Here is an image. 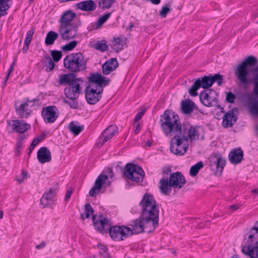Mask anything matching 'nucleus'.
Returning <instances> with one entry per match:
<instances>
[{"label": "nucleus", "instance_id": "f8f14e48", "mask_svg": "<svg viewBox=\"0 0 258 258\" xmlns=\"http://www.w3.org/2000/svg\"><path fill=\"white\" fill-rule=\"evenodd\" d=\"M209 166L217 176H220L226 164V160L220 154H215L209 159Z\"/></svg>", "mask_w": 258, "mask_h": 258}, {"label": "nucleus", "instance_id": "864d4df0", "mask_svg": "<svg viewBox=\"0 0 258 258\" xmlns=\"http://www.w3.org/2000/svg\"><path fill=\"white\" fill-rule=\"evenodd\" d=\"M45 242L42 241L39 244L36 245V248L39 249H41L45 246Z\"/></svg>", "mask_w": 258, "mask_h": 258}, {"label": "nucleus", "instance_id": "4be33fe9", "mask_svg": "<svg viewBox=\"0 0 258 258\" xmlns=\"http://www.w3.org/2000/svg\"><path fill=\"white\" fill-rule=\"evenodd\" d=\"M79 78H76V75L72 73L64 74L59 76L58 84L59 86L71 85L75 82L78 80Z\"/></svg>", "mask_w": 258, "mask_h": 258}, {"label": "nucleus", "instance_id": "b1692460", "mask_svg": "<svg viewBox=\"0 0 258 258\" xmlns=\"http://www.w3.org/2000/svg\"><path fill=\"white\" fill-rule=\"evenodd\" d=\"M118 66L116 58H111L107 60L102 66V73L107 75L114 71Z\"/></svg>", "mask_w": 258, "mask_h": 258}, {"label": "nucleus", "instance_id": "052dcab7", "mask_svg": "<svg viewBox=\"0 0 258 258\" xmlns=\"http://www.w3.org/2000/svg\"><path fill=\"white\" fill-rule=\"evenodd\" d=\"M254 72H256V73L254 74L253 78L255 80H258V67L254 70Z\"/></svg>", "mask_w": 258, "mask_h": 258}, {"label": "nucleus", "instance_id": "0e129e2a", "mask_svg": "<svg viewBox=\"0 0 258 258\" xmlns=\"http://www.w3.org/2000/svg\"><path fill=\"white\" fill-rule=\"evenodd\" d=\"M22 175L23 176L22 178L25 179L27 178V173L25 172V171H22Z\"/></svg>", "mask_w": 258, "mask_h": 258}, {"label": "nucleus", "instance_id": "cd10ccee", "mask_svg": "<svg viewBox=\"0 0 258 258\" xmlns=\"http://www.w3.org/2000/svg\"><path fill=\"white\" fill-rule=\"evenodd\" d=\"M236 121L234 112L230 110L223 116L222 125L224 127L231 126Z\"/></svg>", "mask_w": 258, "mask_h": 258}, {"label": "nucleus", "instance_id": "473e14b6", "mask_svg": "<svg viewBox=\"0 0 258 258\" xmlns=\"http://www.w3.org/2000/svg\"><path fill=\"white\" fill-rule=\"evenodd\" d=\"M58 37V33L53 31H49L45 39V44L47 45L53 44L55 40H56Z\"/></svg>", "mask_w": 258, "mask_h": 258}, {"label": "nucleus", "instance_id": "5fc2aeb1", "mask_svg": "<svg viewBox=\"0 0 258 258\" xmlns=\"http://www.w3.org/2000/svg\"><path fill=\"white\" fill-rule=\"evenodd\" d=\"M141 128V124H140V123H138L136 124V128L134 131L135 134L136 135L138 134L139 133V131H140Z\"/></svg>", "mask_w": 258, "mask_h": 258}, {"label": "nucleus", "instance_id": "69168bd1", "mask_svg": "<svg viewBox=\"0 0 258 258\" xmlns=\"http://www.w3.org/2000/svg\"><path fill=\"white\" fill-rule=\"evenodd\" d=\"M134 27V24L132 22H130L129 23V26L128 27V28H127V29L128 30H130V31H131L132 30V28H133Z\"/></svg>", "mask_w": 258, "mask_h": 258}, {"label": "nucleus", "instance_id": "9b49d317", "mask_svg": "<svg viewBox=\"0 0 258 258\" xmlns=\"http://www.w3.org/2000/svg\"><path fill=\"white\" fill-rule=\"evenodd\" d=\"M124 175L128 179L137 182L142 181L144 176L143 169L138 165L127 163L124 169Z\"/></svg>", "mask_w": 258, "mask_h": 258}, {"label": "nucleus", "instance_id": "a18cd8bd", "mask_svg": "<svg viewBox=\"0 0 258 258\" xmlns=\"http://www.w3.org/2000/svg\"><path fill=\"white\" fill-rule=\"evenodd\" d=\"M236 98L235 95L231 92H228L226 93V100L230 103H233Z\"/></svg>", "mask_w": 258, "mask_h": 258}, {"label": "nucleus", "instance_id": "7c9ffc66", "mask_svg": "<svg viewBox=\"0 0 258 258\" xmlns=\"http://www.w3.org/2000/svg\"><path fill=\"white\" fill-rule=\"evenodd\" d=\"M195 107V103L190 100H182L181 103L182 112L185 114H190L193 111Z\"/></svg>", "mask_w": 258, "mask_h": 258}, {"label": "nucleus", "instance_id": "423d86ee", "mask_svg": "<svg viewBox=\"0 0 258 258\" xmlns=\"http://www.w3.org/2000/svg\"><path fill=\"white\" fill-rule=\"evenodd\" d=\"M185 183L183 175L180 172H175L171 173L169 178L163 177L159 181V187L162 194L169 196L172 188L180 189Z\"/></svg>", "mask_w": 258, "mask_h": 258}, {"label": "nucleus", "instance_id": "6e6d98bb", "mask_svg": "<svg viewBox=\"0 0 258 258\" xmlns=\"http://www.w3.org/2000/svg\"><path fill=\"white\" fill-rule=\"evenodd\" d=\"M239 207L238 205H233L229 206V209L232 211H235L239 209Z\"/></svg>", "mask_w": 258, "mask_h": 258}, {"label": "nucleus", "instance_id": "e2e57ef3", "mask_svg": "<svg viewBox=\"0 0 258 258\" xmlns=\"http://www.w3.org/2000/svg\"><path fill=\"white\" fill-rule=\"evenodd\" d=\"M31 41V40L28 39H25L24 44L29 45Z\"/></svg>", "mask_w": 258, "mask_h": 258}, {"label": "nucleus", "instance_id": "dca6fc26", "mask_svg": "<svg viewBox=\"0 0 258 258\" xmlns=\"http://www.w3.org/2000/svg\"><path fill=\"white\" fill-rule=\"evenodd\" d=\"M34 105V103L32 100L22 102L19 106H15L16 113L20 118H27L32 112L30 107Z\"/></svg>", "mask_w": 258, "mask_h": 258}, {"label": "nucleus", "instance_id": "aec40b11", "mask_svg": "<svg viewBox=\"0 0 258 258\" xmlns=\"http://www.w3.org/2000/svg\"><path fill=\"white\" fill-rule=\"evenodd\" d=\"M245 237L247 243L246 246H254L258 244V221L254 223Z\"/></svg>", "mask_w": 258, "mask_h": 258}, {"label": "nucleus", "instance_id": "a211bd4d", "mask_svg": "<svg viewBox=\"0 0 258 258\" xmlns=\"http://www.w3.org/2000/svg\"><path fill=\"white\" fill-rule=\"evenodd\" d=\"M7 123L11 125L14 132L19 134H23L29 130L31 126L25 122L23 120L15 119L7 121Z\"/></svg>", "mask_w": 258, "mask_h": 258}, {"label": "nucleus", "instance_id": "603ef678", "mask_svg": "<svg viewBox=\"0 0 258 258\" xmlns=\"http://www.w3.org/2000/svg\"><path fill=\"white\" fill-rule=\"evenodd\" d=\"M98 247L100 249V250H101V253H102L103 252L106 253L108 249L107 247L106 246L102 245H99Z\"/></svg>", "mask_w": 258, "mask_h": 258}, {"label": "nucleus", "instance_id": "ddd939ff", "mask_svg": "<svg viewBox=\"0 0 258 258\" xmlns=\"http://www.w3.org/2000/svg\"><path fill=\"white\" fill-rule=\"evenodd\" d=\"M202 103L207 107L218 106V102L216 92L213 89H207L200 94Z\"/></svg>", "mask_w": 258, "mask_h": 258}, {"label": "nucleus", "instance_id": "49530a36", "mask_svg": "<svg viewBox=\"0 0 258 258\" xmlns=\"http://www.w3.org/2000/svg\"><path fill=\"white\" fill-rule=\"evenodd\" d=\"M14 62H13L11 65L10 66V68L9 69V70H8V74L6 77V78L5 79V83L6 84L9 79V77L10 75V74L12 72V71H13V67H14Z\"/></svg>", "mask_w": 258, "mask_h": 258}, {"label": "nucleus", "instance_id": "6e6552de", "mask_svg": "<svg viewBox=\"0 0 258 258\" xmlns=\"http://www.w3.org/2000/svg\"><path fill=\"white\" fill-rule=\"evenodd\" d=\"M63 64L71 72H79L86 69V60L82 53H72L64 58Z\"/></svg>", "mask_w": 258, "mask_h": 258}, {"label": "nucleus", "instance_id": "ea45409f", "mask_svg": "<svg viewBox=\"0 0 258 258\" xmlns=\"http://www.w3.org/2000/svg\"><path fill=\"white\" fill-rule=\"evenodd\" d=\"M77 44V41L73 40L69 43L63 45L61 47V49L63 51H71L76 47Z\"/></svg>", "mask_w": 258, "mask_h": 258}, {"label": "nucleus", "instance_id": "393cba45", "mask_svg": "<svg viewBox=\"0 0 258 258\" xmlns=\"http://www.w3.org/2000/svg\"><path fill=\"white\" fill-rule=\"evenodd\" d=\"M37 159L40 163L43 164L51 160L50 151L45 147L40 148L37 152Z\"/></svg>", "mask_w": 258, "mask_h": 258}, {"label": "nucleus", "instance_id": "a19ab883", "mask_svg": "<svg viewBox=\"0 0 258 258\" xmlns=\"http://www.w3.org/2000/svg\"><path fill=\"white\" fill-rule=\"evenodd\" d=\"M68 100H64L65 103L68 104L71 108L77 109L78 107V103L77 99L68 98Z\"/></svg>", "mask_w": 258, "mask_h": 258}, {"label": "nucleus", "instance_id": "bb28decb", "mask_svg": "<svg viewBox=\"0 0 258 258\" xmlns=\"http://www.w3.org/2000/svg\"><path fill=\"white\" fill-rule=\"evenodd\" d=\"M55 198V189L50 188L48 192H45L40 200L41 204L43 207L48 206L52 202L54 201Z\"/></svg>", "mask_w": 258, "mask_h": 258}, {"label": "nucleus", "instance_id": "13d9d810", "mask_svg": "<svg viewBox=\"0 0 258 258\" xmlns=\"http://www.w3.org/2000/svg\"><path fill=\"white\" fill-rule=\"evenodd\" d=\"M40 142V140L37 139H34L31 144L32 145V146H36Z\"/></svg>", "mask_w": 258, "mask_h": 258}, {"label": "nucleus", "instance_id": "9d476101", "mask_svg": "<svg viewBox=\"0 0 258 258\" xmlns=\"http://www.w3.org/2000/svg\"><path fill=\"white\" fill-rule=\"evenodd\" d=\"M170 141V150L171 153L182 156L186 153L188 148V143L186 137L182 133L172 136Z\"/></svg>", "mask_w": 258, "mask_h": 258}, {"label": "nucleus", "instance_id": "09e8293b", "mask_svg": "<svg viewBox=\"0 0 258 258\" xmlns=\"http://www.w3.org/2000/svg\"><path fill=\"white\" fill-rule=\"evenodd\" d=\"M144 114V111H140L139 112H138L135 116V122H138Z\"/></svg>", "mask_w": 258, "mask_h": 258}, {"label": "nucleus", "instance_id": "39448f33", "mask_svg": "<svg viewBox=\"0 0 258 258\" xmlns=\"http://www.w3.org/2000/svg\"><path fill=\"white\" fill-rule=\"evenodd\" d=\"M76 14L72 11L64 12L59 20L58 32L63 40L74 39L77 34L78 27L72 24L76 17Z\"/></svg>", "mask_w": 258, "mask_h": 258}, {"label": "nucleus", "instance_id": "774afa93", "mask_svg": "<svg viewBox=\"0 0 258 258\" xmlns=\"http://www.w3.org/2000/svg\"><path fill=\"white\" fill-rule=\"evenodd\" d=\"M24 180V178H17V181L18 182L19 184L21 183Z\"/></svg>", "mask_w": 258, "mask_h": 258}, {"label": "nucleus", "instance_id": "c85d7f7f", "mask_svg": "<svg viewBox=\"0 0 258 258\" xmlns=\"http://www.w3.org/2000/svg\"><path fill=\"white\" fill-rule=\"evenodd\" d=\"M117 126L115 125H111L106 128L103 134V139L101 145H103L105 142L111 139L114 136L115 133L117 132Z\"/></svg>", "mask_w": 258, "mask_h": 258}, {"label": "nucleus", "instance_id": "8fccbe9b", "mask_svg": "<svg viewBox=\"0 0 258 258\" xmlns=\"http://www.w3.org/2000/svg\"><path fill=\"white\" fill-rule=\"evenodd\" d=\"M22 146V144H19V143H16V151L15 153V155L18 156L20 155V148L21 146Z\"/></svg>", "mask_w": 258, "mask_h": 258}, {"label": "nucleus", "instance_id": "2f4dec72", "mask_svg": "<svg viewBox=\"0 0 258 258\" xmlns=\"http://www.w3.org/2000/svg\"><path fill=\"white\" fill-rule=\"evenodd\" d=\"M125 44V40L116 37L113 38L111 45V48L116 52H118L123 49V46Z\"/></svg>", "mask_w": 258, "mask_h": 258}, {"label": "nucleus", "instance_id": "5701e85b", "mask_svg": "<svg viewBox=\"0 0 258 258\" xmlns=\"http://www.w3.org/2000/svg\"><path fill=\"white\" fill-rule=\"evenodd\" d=\"M229 161L233 164L240 163L243 158V152L241 148L234 149L230 151L228 155Z\"/></svg>", "mask_w": 258, "mask_h": 258}, {"label": "nucleus", "instance_id": "79ce46f5", "mask_svg": "<svg viewBox=\"0 0 258 258\" xmlns=\"http://www.w3.org/2000/svg\"><path fill=\"white\" fill-rule=\"evenodd\" d=\"M51 54L53 61L55 62L58 61L62 56L61 52L58 50H52Z\"/></svg>", "mask_w": 258, "mask_h": 258}, {"label": "nucleus", "instance_id": "f3484780", "mask_svg": "<svg viewBox=\"0 0 258 258\" xmlns=\"http://www.w3.org/2000/svg\"><path fill=\"white\" fill-rule=\"evenodd\" d=\"M57 111V109L55 106H49L43 108L41 114L44 121L47 123L54 122L58 117Z\"/></svg>", "mask_w": 258, "mask_h": 258}, {"label": "nucleus", "instance_id": "72a5a7b5", "mask_svg": "<svg viewBox=\"0 0 258 258\" xmlns=\"http://www.w3.org/2000/svg\"><path fill=\"white\" fill-rule=\"evenodd\" d=\"M69 128L71 133L75 135H78L83 130V126H80L77 122L72 121L69 125Z\"/></svg>", "mask_w": 258, "mask_h": 258}, {"label": "nucleus", "instance_id": "f03ea898", "mask_svg": "<svg viewBox=\"0 0 258 258\" xmlns=\"http://www.w3.org/2000/svg\"><path fill=\"white\" fill-rule=\"evenodd\" d=\"M142 213L141 218L150 224L149 227L152 229H155L159 225V206L157 205L154 197L150 194H145L139 204Z\"/></svg>", "mask_w": 258, "mask_h": 258}, {"label": "nucleus", "instance_id": "c9c22d12", "mask_svg": "<svg viewBox=\"0 0 258 258\" xmlns=\"http://www.w3.org/2000/svg\"><path fill=\"white\" fill-rule=\"evenodd\" d=\"M115 3V0H98V6L102 10L110 8L112 4Z\"/></svg>", "mask_w": 258, "mask_h": 258}, {"label": "nucleus", "instance_id": "58836bf2", "mask_svg": "<svg viewBox=\"0 0 258 258\" xmlns=\"http://www.w3.org/2000/svg\"><path fill=\"white\" fill-rule=\"evenodd\" d=\"M111 14V13H107L100 17L96 22L97 26H101L109 18Z\"/></svg>", "mask_w": 258, "mask_h": 258}, {"label": "nucleus", "instance_id": "bf43d9fd", "mask_svg": "<svg viewBox=\"0 0 258 258\" xmlns=\"http://www.w3.org/2000/svg\"><path fill=\"white\" fill-rule=\"evenodd\" d=\"M45 136H46L45 134L43 133L40 136L38 137L36 139H37L38 140H40V142H41L45 138Z\"/></svg>", "mask_w": 258, "mask_h": 258}, {"label": "nucleus", "instance_id": "de8ad7c7", "mask_svg": "<svg viewBox=\"0 0 258 258\" xmlns=\"http://www.w3.org/2000/svg\"><path fill=\"white\" fill-rule=\"evenodd\" d=\"M34 33V31L33 29L29 30L27 32L25 38L32 40Z\"/></svg>", "mask_w": 258, "mask_h": 258}, {"label": "nucleus", "instance_id": "1a4fd4ad", "mask_svg": "<svg viewBox=\"0 0 258 258\" xmlns=\"http://www.w3.org/2000/svg\"><path fill=\"white\" fill-rule=\"evenodd\" d=\"M256 61L257 60L255 57L249 55L237 66L234 71L235 75L241 85L247 86L248 84L249 72L247 66H253Z\"/></svg>", "mask_w": 258, "mask_h": 258}, {"label": "nucleus", "instance_id": "20e7f679", "mask_svg": "<svg viewBox=\"0 0 258 258\" xmlns=\"http://www.w3.org/2000/svg\"><path fill=\"white\" fill-rule=\"evenodd\" d=\"M160 126L166 137H172L179 134L181 123L179 116L171 110H166L160 116Z\"/></svg>", "mask_w": 258, "mask_h": 258}, {"label": "nucleus", "instance_id": "4c0bfd02", "mask_svg": "<svg viewBox=\"0 0 258 258\" xmlns=\"http://www.w3.org/2000/svg\"><path fill=\"white\" fill-rule=\"evenodd\" d=\"M85 211L84 214H81V218L84 219L85 218H89L90 215L93 214L94 210L89 204L85 205Z\"/></svg>", "mask_w": 258, "mask_h": 258}, {"label": "nucleus", "instance_id": "37998d69", "mask_svg": "<svg viewBox=\"0 0 258 258\" xmlns=\"http://www.w3.org/2000/svg\"><path fill=\"white\" fill-rule=\"evenodd\" d=\"M45 59L48 60V62L46 66V71L47 72H50L53 70L54 67V63L49 56L46 57Z\"/></svg>", "mask_w": 258, "mask_h": 258}, {"label": "nucleus", "instance_id": "3c124183", "mask_svg": "<svg viewBox=\"0 0 258 258\" xmlns=\"http://www.w3.org/2000/svg\"><path fill=\"white\" fill-rule=\"evenodd\" d=\"M25 138H26V136L25 135H20L17 139V143L23 144V141Z\"/></svg>", "mask_w": 258, "mask_h": 258}, {"label": "nucleus", "instance_id": "412c9836", "mask_svg": "<svg viewBox=\"0 0 258 258\" xmlns=\"http://www.w3.org/2000/svg\"><path fill=\"white\" fill-rule=\"evenodd\" d=\"M108 179V176L105 174H100L95 180L94 185L89 191V195L92 197H96L100 192L102 186L105 183Z\"/></svg>", "mask_w": 258, "mask_h": 258}, {"label": "nucleus", "instance_id": "0eeeda50", "mask_svg": "<svg viewBox=\"0 0 258 258\" xmlns=\"http://www.w3.org/2000/svg\"><path fill=\"white\" fill-rule=\"evenodd\" d=\"M223 76L219 74L208 76H205L202 78H199L196 80L189 89V94L191 96H197L198 95L197 90L200 88L208 89L211 87L215 82L220 86L223 84Z\"/></svg>", "mask_w": 258, "mask_h": 258}, {"label": "nucleus", "instance_id": "6ab92c4d", "mask_svg": "<svg viewBox=\"0 0 258 258\" xmlns=\"http://www.w3.org/2000/svg\"><path fill=\"white\" fill-rule=\"evenodd\" d=\"M182 133L185 136L186 140L193 141L198 140L199 138V133L197 127H194L190 125L181 126V131L179 134Z\"/></svg>", "mask_w": 258, "mask_h": 258}, {"label": "nucleus", "instance_id": "c03bdc74", "mask_svg": "<svg viewBox=\"0 0 258 258\" xmlns=\"http://www.w3.org/2000/svg\"><path fill=\"white\" fill-rule=\"evenodd\" d=\"M170 11V9L167 6H164L159 12L160 15L162 18H165Z\"/></svg>", "mask_w": 258, "mask_h": 258}, {"label": "nucleus", "instance_id": "e433bc0d", "mask_svg": "<svg viewBox=\"0 0 258 258\" xmlns=\"http://www.w3.org/2000/svg\"><path fill=\"white\" fill-rule=\"evenodd\" d=\"M94 47L97 50L101 51L102 52L107 50L108 48V46L105 40H101L97 41L95 44Z\"/></svg>", "mask_w": 258, "mask_h": 258}, {"label": "nucleus", "instance_id": "4468645a", "mask_svg": "<svg viewBox=\"0 0 258 258\" xmlns=\"http://www.w3.org/2000/svg\"><path fill=\"white\" fill-rule=\"evenodd\" d=\"M150 224H147L146 221L143 218H141V216L138 219L132 221L130 224L132 227L130 228L132 232V235L134 234H137L144 232L148 233L152 232L155 229H152L149 227Z\"/></svg>", "mask_w": 258, "mask_h": 258}, {"label": "nucleus", "instance_id": "f257e3e1", "mask_svg": "<svg viewBox=\"0 0 258 258\" xmlns=\"http://www.w3.org/2000/svg\"><path fill=\"white\" fill-rule=\"evenodd\" d=\"M92 220L95 228L102 233L107 232L111 237L116 241H122L132 235V232L130 228L125 226H111L109 220L102 216H100L98 219H96L95 216L93 215Z\"/></svg>", "mask_w": 258, "mask_h": 258}, {"label": "nucleus", "instance_id": "c756f323", "mask_svg": "<svg viewBox=\"0 0 258 258\" xmlns=\"http://www.w3.org/2000/svg\"><path fill=\"white\" fill-rule=\"evenodd\" d=\"M254 80L253 92L255 95L258 96V80L254 79ZM249 112L252 115H258V100H254L251 103L249 107Z\"/></svg>", "mask_w": 258, "mask_h": 258}, {"label": "nucleus", "instance_id": "a878e982", "mask_svg": "<svg viewBox=\"0 0 258 258\" xmlns=\"http://www.w3.org/2000/svg\"><path fill=\"white\" fill-rule=\"evenodd\" d=\"M78 9L83 11L93 12L97 8V4L93 0L84 1L76 4Z\"/></svg>", "mask_w": 258, "mask_h": 258}, {"label": "nucleus", "instance_id": "338daca9", "mask_svg": "<svg viewBox=\"0 0 258 258\" xmlns=\"http://www.w3.org/2000/svg\"><path fill=\"white\" fill-rule=\"evenodd\" d=\"M251 192L253 194H255L257 196H258V189L257 188H254L251 190Z\"/></svg>", "mask_w": 258, "mask_h": 258}, {"label": "nucleus", "instance_id": "7ed1b4c3", "mask_svg": "<svg viewBox=\"0 0 258 258\" xmlns=\"http://www.w3.org/2000/svg\"><path fill=\"white\" fill-rule=\"evenodd\" d=\"M89 81L91 84L87 86L85 89V98L88 103L93 105L98 102L101 97V93L103 91V87L108 85L110 80L96 73L91 75Z\"/></svg>", "mask_w": 258, "mask_h": 258}, {"label": "nucleus", "instance_id": "4d7b16f0", "mask_svg": "<svg viewBox=\"0 0 258 258\" xmlns=\"http://www.w3.org/2000/svg\"><path fill=\"white\" fill-rule=\"evenodd\" d=\"M72 194V190H68L67 191V193H66V195L64 200L65 201H68L69 199V198H70Z\"/></svg>", "mask_w": 258, "mask_h": 258}, {"label": "nucleus", "instance_id": "680f3d73", "mask_svg": "<svg viewBox=\"0 0 258 258\" xmlns=\"http://www.w3.org/2000/svg\"><path fill=\"white\" fill-rule=\"evenodd\" d=\"M29 45L24 44V46H23V52L24 53L26 52V51H27V50L29 48Z\"/></svg>", "mask_w": 258, "mask_h": 258}, {"label": "nucleus", "instance_id": "f704fd0d", "mask_svg": "<svg viewBox=\"0 0 258 258\" xmlns=\"http://www.w3.org/2000/svg\"><path fill=\"white\" fill-rule=\"evenodd\" d=\"M203 166L204 165L202 161H200L195 165L192 166L189 171L190 175L192 177L196 176L198 174L200 169L203 167Z\"/></svg>", "mask_w": 258, "mask_h": 258}, {"label": "nucleus", "instance_id": "2eb2a0df", "mask_svg": "<svg viewBox=\"0 0 258 258\" xmlns=\"http://www.w3.org/2000/svg\"><path fill=\"white\" fill-rule=\"evenodd\" d=\"M80 82H82L81 79L74 83L66 87L64 89V93L68 98L77 99L81 92Z\"/></svg>", "mask_w": 258, "mask_h": 258}]
</instances>
